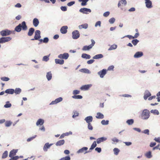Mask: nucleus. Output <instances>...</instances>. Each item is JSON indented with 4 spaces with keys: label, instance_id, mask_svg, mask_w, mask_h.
Returning <instances> with one entry per match:
<instances>
[{
    "label": "nucleus",
    "instance_id": "obj_10",
    "mask_svg": "<svg viewBox=\"0 0 160 160\" xmlns=\"http://www.w3.org/2000/svg\"><path fill=\"white\" fill-rule=\"evenodd\" d=\"M79 12L83 13L88 14V12H91V11L90 9L84 8L80 9Z\"/></svg>",
    "mask_w": 160,
    "mask_h": 160
},
{
    "label": "nucleus",
    "instance_id": "obj_37",
    "mask_svg": "<svg viewBox=\"0 0 160 160\" xmlns=\"http://www.w3.org/2000/svg\"><path fill=\"white\" fill-rule=\"evenodd\" d=\"M127 123L129 125H132L134 122V120L132 119L128 120L126 121Z\"/></svg>",
    "mask_w": 160,
    "mask_h": 160
},
{
    "label": "nucleus",
    "instance_id": "obj_28",
    "mask_svg": "<svg viewBox=\"0 0 160 160\" xmlns=\"http://www.w3.org/2000/svg\"><path fill=\"white\" fill-rule=\"evenodd\" d=\"M107 139V138L104 137H102L99 138L97 139V142L98 143H99L105 141Z\"/></svg>",
    "mask_w": 160,
    "mask_h": 160
},
{
    "label": "nucleus",
    "instance_id": "obj_23",
    "mask_svg": "<svg viewBox=\"0 0 160 160\" xmlns=\"http://www.w3.org/2000/svg\"><path fill=\"white\" fill-rule=\"evenodd\" d=\"M51 145L52 144H49L48 143H46L43 147V149L44 151H47L48 150V149L49 148Z\"/></svg>",
    "mask_w": 160,
    "mask_h": 160
},
{
    "label": "nucleus",
    "instance_id": "obj_1",
    "mask_svg": "<svg viewBox=\"0 0 160 160\" xmlns=\"http://www.w3.org/2000/svg\"><path fill=\"white\" fill-rule=\"evenodd\" d=\"M22 29L23 31H26L27 29V26L25 21H23L21 23H20L15 28V30L18 32H20Z\"/></svg>",
    "mask_w": 160,
    "mask_h": 160
},
{
    "label": "nucleus",
    "instance_id": "obj_30",
    "mask_svg": "<svg viewBox=\"0 0 160 160\" xmlns=\"http://www.w3.org/2000/svg\"><path fill=\"white\" fill-rule=\"evenodd\" d=\"M88 27V25L87 23H84L79 26L78 27L80 29L82 28L87 29Z\"/></svg>",
    "mask_w": 160,
    "mask_h": 160
},
{
    "label": "nucleus",
    "instance_id": "obj_5",
    "mask_svg": "<svg viewBox=\"0 0 160 160\" xmlns=\"http://www.w3.org/2000/svg\"><path fill=\"white\" fill-rule=\"evenodd\" d=\"M12 32L8 29L3 30L0 32L1 35L2 36H5L11 34Z\"/></svg>",
    "mask_w": 160,
    "mask_h": 160
},
{
    "label": "nucleus",
    "instance_id": "obj_47",
    "mask_svg": "<svg viewBox=\"0 0 160 160\" xmlns=\"http://www.w3.org/2000/svg\"><path fill=\"white\" fill-rule=\"evenodd\" d=\"M113 151L114 152V154L116 155H117L119 152V150L118 148H115L114 149Z\"/></svg>",
    "mask_w": 160,
    "mask_h": 160
},
{
    "label": "nucleus",
    "instance_id": "obj_35",
    "mask_svg": "<svg viewBox=\"0 0 160 160\" xmlns=\"http://www.w3.org/2000/svg\"><path fill=\"white\" fill-rule=\"evenodd\" d=\"M12 124V122L10 121H7L5 122V124L6 127L10 126Z\"/></svg>",
    "mask_w": 160,
    "mask_h": 160
},
{
    "label": "nucleus",
    "instance_id": "obj_21",
    "mask_svg": "<svg viewBox=\"0 0 160 160\" xmlns=\"http://www.w3.org/2000/svg\"><path fill=\"white\" fill-rule=\"evenodd\" d=\"M34 29L33 28H31L29 29L28 35L29 36H32L34 31Z\"/></svg>",
    "mask_w": 160,
    "mask_h": 160
},
{
    "label": "nucleus",
    "instance_id": "obj_27",
    "mask_svg": "<svg viewBox=\"0 0 160 160\" xmlns=\"http://www.w3.org/2000/svg\"><path fill=\"white\" fill-rule=\"evenodd\" d=\"M65 142L64 140H60L58 141L56 143V145L57 146H59L63 145Z\"/></svg>",
    "mask_w": 160,
    "mask_h": 160
},
{
    "label": "nucleus",
    "instance_id": "obj_56",
    "mask_svg": "<svg viewBox=\"0 0 160 160\" xmlns=\"http://www.w3.org/2000/svg\"><path fill=\"white\" fill-rule=\"evenodd\" d=\"M49 41V39L48 38H44L43 42L45 43H47Z\"/></svg>",
    "mask_w": 160,
    "mask_h": 160
},
{
    "label": "nucleus",
    "instance_id": "obj_54",
    "mask_svg": "<svg viewBox=\"0 0 160 160\" xmlns=\"http://www.w3.org/2000/svg\"><path fill=\"white\" fill-rule=\"evenodd\" d=\"M115 21V19L113 18H110L109 20V22L111 24L113 23Z\"/></svg>",
    "mask_w": 160,
    "mask_h": 160
},
{
    "label": "nucleus",
    "instance_id": "obj_13",
    "mask_svg": "<svg viewBox=\"0 0 160 160\" xmlns=\"http://www.w3.org/2000/svg\"><path fill=\"white\" fill-rule=\"evenodd\" d=\"M62 100V98L61 97H59L56 99L54 101H53L50 103V104H54L57 103Z\"/></svg>",
    "mask_w": 160,
    "mask_h": 160
},
{
    "label": "nucleus",
    "instance_id": "obj_11",
    "mask_svg": "<svg viewBox=\"0 0 160 160\" xmlns=\"http://www.w3.org/2000/svg\"><path fill=\"white\" fill-rule=\"evenodd\" d=\"M106 73V70L104 69L98 72V74L101 78H103Z\"/></svg>",
    "mask_w": 160,
    "mask_h": 160
},
{
    "label": "nucleus",
    "instance_id": "obj_55",
    "mask_svg": "<svg viewBox=\"0 0 160 160\" xmlns=\"http://www.w3.org/2000/svg\"><path fill=\"white\" fill-rule=\"evenodd\" d=\"M18 158V156H16L15 157H12L9 160H17Z\"/></svg>",
    "mask_w": 160,
    "mask_h": 160
},
{
    "label": "nucleus",
    "instance_id": "obj_32",
    "mask_svg": "<svg viewBox=\"0 0 160 160\" xmlns=\"http://www.w3.org/2000/svg\"><path fill=\"white\" fill-rule=\"evenodd\" d=\"M103 57V55L101 54L96 55L93 57L94 59H98L102 58Z\"/></svg>",
    "mask_w": 160,
    "mask_h": 160
},
{
    "label": "nucleus",
    "instance_id": "obj_50",
    "mask_svg": "<svg viewBox=\"0 0 160 160\" xmlns=\"http://www.w3.org/2000/svg\"><path fill=\"white\" fill-rule=\"evenodd\" d=\"M70 156H68L61 158V160H70Z\"/></svg>",
    "mask_w": 160,
    "mask_h": 160
},
{
    "label": "nucleus",
    "instance_id": "obj_29",
    "mask_svg": "<svg viewBox=\"0 0 160 160\" xmlns=\"http://www.w3.org/2000/svg\"><path fill=\"white\" fill-rule=\"evenodd\" d=\"M96 117L98 119H102L104 118V115L100 112H98L97 113Z\"/></svg>",
    "mask_w": 160,
    "mask_h": 160
},
{
    "label": "nucleus",
    "instance_id": "obj_8",
    "mask_svg": "<svg viewBox=\"0 0 160 160\" xmlns=\"http://www.w3.org/2000/svg\"><path fill=\"white\" fill-rule=\"evenodd\" d=\"M72 37L74 39H77L79 38L80 34L78 31L75 30L72 32Z\"/></svg>",
    "mask_w": 160,
    "mask_h": 160
},
{
    "label": "nucleus",
    "instance_id": "obj_59",
    "mask_svg": "<svg viewBox=\"0 0 160 160\" xmlns=\"http://www.w3.org/2000/svg\"><path fill=\"white\" fill-rule=\"evenodd\" d=\"M75 3V2L74 1H72L68 3L67 4V5L68 6H71L73 4H74Z\"/></svg>",
    "mask_w": 160,
    "mask_h": 160
},
{
    "label": "nucleus",
    "instance_id": "obj_26",
    "mask_svg": "<svg viewBox=\"0 0 160 160\" xmlns=\"http://www.w3.org/2000/svg\"><path fill=\"white\" fill-rule=\"evenodd\" d=\"M14 92V90L13 89H8L6 90L5 92L6 93L9 94H12Z\"/></svg>",
    "mask_w": 160,
    "mask_h": 160
},
{
    "label": "nucleus",
    "instance_id": "obj_34",
    "mask_svg": "<svg viewBox=\"0 0 160 160\" xmlns=\"http://www.w3.org/2000/svg\"><path fill=\"white\" fill-rule=\"evenodd\" d=\"M79 71L81 72L85 73H90L89 70L88 69L86 68L81 69H80Z\"/></svg>",
    "mask_w": 160,
    "mask_h": 160
},
{
    "label": "nucleus",
    "instance_id": "obj_46",
    "mask_svg": "<svg viewBox=\"0 0 160 160\" xmlns=\"http://www.w3.org/2000/svg\"><path fill=\"white\" fill-rule=\"evenodd\" d=\"M11 105V104L9 103V102H7L6 104L4 105V107L6 108H10Z\"/></svg>",
    "mask_w": 160,
    "mask_h": 160
},
{
    "label": "nucleus",
    "instance_id": "obj_7",
    "mask_svg": "<svg viewBox=\"0 0 160 160\" xmlns=\"http://www.w3.org/2000/svg\"><path fill=\"white\" fill-rule=\"evenodd\" d=\"M11 40L10 37H3L0 38V43H3L8 42Z\"/></svg>",
    "mask_w": 160,
    "mask_h": 160
},
{
    "label": "nucleus",
    "instance_id": "obj_33",
    "mask_svg": "<svg viewBox=\"0 0 160 160\" xmlns=\"http://www.w3.org/2000/svg\"><path fill=\"white\" fill-rule=\"evenodd\" d=\"M82 57L83 58L89 59L91 58V56L88 54L83 53L82 55Z\"/></svg>",
    "mask_w": 160,
    "mask_h": 160
},
{
    "label": "nucleus",
    "instance_id": "obj_18",
    "mask_svg": "<svg viewBox=\"0 0 160 160\" xmlns=\"http://www.w3.org/2000/svg\"><path fill=\"white\" fill-rule=\"evenodd\" d=\"M143 53L141 52H138L134 55V57L136 58H139L142 56Z\"/></svg>",
    "mask_w": 160,
    "mask_h": 160
},
{
    "label": "nucleus",
    "instance_id": "obj_39",
    "mask_svg": "<svg viewBox=\"0 0 160 160\" xmlns=\"http://www.w3.org/2000/svg\"><path fill=\"white\" fill-rule=\"evenodd\" d=\"M117 46L115 44H113L111 46L110 48L108 49V50H111L113 49H115L117 48Z\"/></svg>",
    "mask_w": 160,
    "mask_h": 160
},
{
    "label": "nucleus",
    "instance_id": "obj_52",
    "mask_svg": "<svg viewBox=\"0 0 160 160\" xmlns=\"http://www.w3.org/2000/svg\"><path fill=\"white\" fill-rule=\"evenodd\" d=\"M80 91L78 90H74L73 91V94L74 95H76L78 94H79L80 93Z\"/></svg>",
    "mask_w": 160,
    "mask_h": 160
},
{
    "label": "nucleus",
    "instance_id": "obj_12",
    "mask_svg": "<svg viewBox=\"0 0 160 160\" xmlns=\"http://www.w3.org/2000/svg\"><path fill=\"white\" fill-rule=\"evenodd\" d=\"M146 7L149 8L152 7V2L150 0H145Z\"/></svg>",
    "mask_w": 160,
    "mask_h": 160
},
{
    "label": "nucleus",
    "instance_id": "obj_15",
    "mask_svg": "<svg viewBox=\"0 0 160 160\" xmlns=\"http://www.w3.org/2000/svg\"><path fill=\"white\" fill-rule=\"evenodd\" d=\"M18 149H13L11 151L9 154V157L10 158H12L15 155L16 153L18 152Z\"/></svg>",
    "mask_w": 160,
    "mask_h": 160
},
{
    "label": "nucleus",
    "instance_id": "obj_40",
    "mask_svg": "<svg viewBox=\"0 0 160 160\" xmlns=\"http://www.w3.org/2000/svg\"><path fill=\"white\" fill-rule=\"evenodd\" d=\"M8 152L7 151H5L4 153H3L2 158H6L8 156Z\"/></svg>",
    "mask_w": 160,
    "mask_h": 160
},
{
    "label": "nucleus",
    "instance_id": "obj_31",
    "mask_svg": "<svg viewBox=\"0 0 160 160\" xmlns=\"http://www.w3.org/2000/svg\"><path fill=\"white\" fill-rule=\"evenodd\" d=\"M46 77L48 80H50L52 78V74L51 72H48L47 73Z\"/></svg>",
    "mask_w": 160,
    "mask_h": 160
},
{
    "label": "nucleus",
    "instance_id": "obj_49",
    "mask_svg": "<svg viewBox=\"0 0 160 160\" xmlns=\"http://www.w3.org/2000/svg\"><path fill=\"white\" fill-rule=\"evenodd\" d=\"M36 137H37V135H35L34 136H33V137H30V138H28L27 139V141L28 142H30V141L32 140L34 138H35Z\"/></svg>",
    "mask_w": 160,
    "mask_h": 160
},
{
    "label": "nucleus",
    "instance_id": "obj_4",
    "mask_svg": "<svg viewBox=\"0 0 160 160\" xmlns=\"http://www.w3.org/2000/svg\"><path fill=\"white\" fill-rule=\"evenodd\" d=\"M91 41L92 42V44L88 46H84L82 49V50L86 51L89 50L92 48V47L94 45L95 43V42L92 39L91 40Z\"/></svg>",
    "mask_w": 160,
    "mask_h": 160
},
{
    "label": "nucleus",
    "instance_id": "obj_62",
    "mask_svg": "<svg viewBox=\"0 0 160 160\" xmlns=\"http://www.w3.org/2000/svg\"><path fill=\"white\" fill-rule=\"evenodd\" d=\"M95 150L99 153L101 151V149L100 148L97 147L95 148Z\"/></svg>",
    "mask_w": 160,
    "mask_h": 160
},
{
    "label": "nucleus",
    "instance_id": "obj_24",
    "mask_svg": "<svg viewBox=\"0 0 160 160\" xmlns=\"http://www.w3.org/2000/svg\"><path fill=\"white\" fill-rule=\"evenodd\" d=\"M55 62L56 64L62 65L64 63V61L63 59H55Z\"/></svg>",
    "mask_w": 160,
    "mask_h": 160
},
{
    "label": "nucleus",
    "instance_id": "obj_6",
    "mask_svg": "<svg viewBox=\"0 0 160 160\" xmlns=\"http://www.w3.org/2000/svg\"><path fill=\"white\" fill-rule=\"evenodd\" d=\"M40 31L39 30H37L35 32V34L34 37V38H32L31 39L32 41L34 40H37L40 39L41 38L40 36Z\"/></svg>",
    "mask_w": 160,
    "mask_h": 160
},
{
    "label": "nucleus",
    "instance_id": "obj_25",
    "mask_svg": "<svg viewBox=\"0 0 160 160\" xmlns=\"http://www.w3.org/2000/svg\"><path fill=\"white\" fill-rule=\"evenodd\" d=\"M39 23V21L37 18H35L33 19V24L35 27H37Z\"/></svg>",
    "mask_w": 160,
    "mask_h": 160
},
{
    "label": "nucleus",
    "instance_id": "obj_44",
    "mask_svg": "<svg viewBox=\"0 0 160 160\" xmlns=\"http://www.w3.org/2000/svg\"><path fill=\"white\" fill-rule=\"evenodd\" d=\"M139 40L137 39H134L132 41V42L134 46H136L137 44L139 42Z\"/></svg>",
    "mask_w": 160,
    "mask_h": 160
},
{
    "label": "nucleus",
    "instance_id": "obj_22",
    "mask_svg": "<svg viewBox=\"0 0 160 160\" xmlns=\"http://www.w3.org/2000/svg\"><path fill=\"white\" fill-rule=\"evenodd\" d=\"M88 149V148L87 147H83L81 149H79L78 151V153H83L84 152L85 153H86L88 152L86 151Z\"/></svg>",
    "mask_w": 160,
    "mask_h": 160
},
{
    "label": "nucleus",
    "instance_id": "obj_17",
    "mask_svg": "<svg viewBox=\"0 0 160 160\" xmlns=\"http://www.w3.org/2000/svg\"><path fill=\"white\" fill-rule=\"evenodd\" d=\"M91 86V85L90 84L83 85L80 88V89L82 90H87Z\"/></svg>",
    "mask_w": 160,
    "mask_h": 160
},
{
    "label": "nucleus",
    "instance_id": "obj_53",
    "mask_svg": "<svg viewBox=\"0 0 160 160\" xmlns=\"http://www.w3.org/2000/svg\"><path fill=\"white\" fill-rule=\"evenodd\" d=\"M88 129L90 130H92L93 129V127L90 123H88Z\"/></svg>",
    "mask_w": 160,
    "mask_h": 160
},
{
    "label": "nucleus",
    "instance_id": "obj_58",
    "mask_svg": "<svg viewBox=\"0 0 160 160\" xmlns=\"http://www.w3.org/2000/svg\"><path fill=\"white\" fill-rule=\"evenodd\" d=\"M61 10L63 11H66L67 10V8L66 7L62 6L61 7Z\"/></svg>",
    "mask_w": 160,
    "mask_h": 160
},
{
    "label": "nucleus",
    "instance_id": "obj_48",
    "mask_svg": "<svg viewBox=\"0 0 160 160\" xmlns=\"http://www.w3.org/2000/svg\"><path fill=\"white\" fill-rule=\"evenodd\" d=\"M1 79L2 81H7L9 80V78H8L5 77H1Z\"/></svg>",
    "mask_w": 160,
    "mask_h": 160
},
{
    "label": "nucleus",
    "instance_id": "obj_36",
    "mask_svg": "<svg viewBox=\"0 0 160 160\" xmlns=\"http://www.w3.org/2000/svg\"><path fill=\"white\" fill-rule=\"evenodd\" d=\"M72 98L76 99H80L82 98V97L80 95H74L72 97Z\"/></svg>",
    "mask_w": 160,
    "mask_h": 160
},
{
    "label": "nucleus",
    "instance_id": "obj_19",
    "mask_svg": "<svg viewBox=\"0 0 160 160\" xmlns=\"http://www.w3.org/2000/svg\"><path fill=\"white\" fill-rule=\"evenodd\" d=\"M84 120L87 123H90L92 121V117L91 116L87 117L85 118Z\"/></svg>",
    "mask_w": 160,
    "mask_h": 160
},
{
    "label": "nucleus",
    "instance_id": "obj_16",
    "mask_svg": "<svg viewBox=\"0 0 160 160\" xmlns=\"http://www.w3.org/2000/svg\"><path fill=\"white\" fill-rule=\"evenodd\" d=\"M151 96V94L150 92L149 91L147 90L145 92L144 98L145 100H146L149 97Z\"/></svg>",
    "mask_w": 160,
    "mask_h": 160
},
{
    "label": "nucleus",
    "instance_id": "obj_9",
    "mask_svg": "<svg viewBox=\"0 0 160 160\" xmlns=\"http://www.w3.org/2000/svg\"><path fill=\"white\" fill-rule=\"evenodd\" d=\"M58 58L60 59H67L69 57V54L68 53H64L63 54H60L58 56Z\"/></svg>",
    "mask_w": 160,
    "mask_h": 160
},
{
    "label": "nucleus",
    "instance_id": "obj_64",
    "mask_svg": "<svg viewBox=\"0 0 160 160\" xmlns=\"http://www.w3.org/2000/svg\"><path fill=\"white\" fill-rule=\"evenodd\" d=\"M114 68V67L113 66V65L111 66H109L108 68V70H109V71L113 70Z\"/></svg>",
    "mask_w": 160,
    "mask_h": 160
},
{
    "label": "nucleus",
    "instance_id": "obj_20",
    "mask_svg": "<svg viewBox=\"0 0 160 160\" xmlns=\"http://www.w3.org/2000/svg\"><path fill=\"white\" fill-rule=\"evenodd\" d=\"M44 123V120L43 119H39L38 120L37 122H36V125L37 126L42 125Z\"/></svg>",
    "mask_w": 160,
    "mask_h": 160
},
{
    "label": "nucleus",
    "instance_id": "obj_57",
    "mask_svg": "<svg viewBox=\"0 0 160 160\" xmlns=\"http://www.w3.org/2000/svg\"><path fill=\"white\" fill-rule=\"evenodd\" d=\"M149 130L148 129H147L144 130L143 132H142L145 133L147 134V135H149Z\"/></svg>",
    "mask_w": 160,
    "mask_h": 160
},
{
    "label": "nucleus",
    "instance_id": "obj_60",
    "mask_svg": "<svg viewBox=\"0 0 160 160\" xmlns=\"http://www.w3.org/2000/svg\"><path fill=\"white\" fill-rule=\"evenodd\" d=\"M109 14L110 12H106L104 13L103 16L105 17H107L109 16Z\"/></svg>",
    "mask_w": 160,
    "mask_h": 160
},
{
    "label": "nucleus",
    "instance_id": "obj_51",
    "mask_svg": "<svg viewBox=\"0 0 160 160\" xmlns=\"http://www.w3.org/2000/svg\"><path fill=\"white\" fill-rule=\"evenodd\" d=\"M49 59V57L46 56H44L43 57L42 60H43V61L47 62L48 61Z\"/></svg>",
    "mask_w": 160,
    "mask_h": 160
},
{
    "label": "nucleus",
    "instance_id": "obj_42",
    "mask_svg": "<svg viewBox=\"0 0 160 160\" xmlns=\"http://www.w3.org/2000/svg\"><path fill=\"white\" fill-rule=\"evenodd\" d=\"M97 146V144L96 143V142L95 141H94L92 144L90 148V150H92L95 147Z\"/></svg>",
    "mask_w": 160,
    "mask_h": 160
},
{
    "label": "nucleus",
    "instance_id": "obj_3",
    "mask_svg": "<svg viewBox=\"0 0 160 160\" xmlns=\"http://www.w3.org/2000/svg\"><path fill=\"white\" fill-rule=\"evenodd\" d=\"M127 2L126 0H121L119 1L118 6L121 9L123 10L124 7L126 5Z\"/></svg>",
    "mask_w": 160,
    "mask_h": 160
},
{
    "label": "nucleus",
    "instance_id": "obj_45",
    "mask_svg": "<svg viewBox=\"0 0 160 160\" xmlns=\"http://www.w3.org/2000/svg\"><path fill=\"white\" fill-rule=\"evenodd\" d=\"M108 120L105 121L104 120H103L101 121V123L102 125H106L108 124Z\"/></svg>",
    "mask_w": 160,
    "mask_h": 160
},
{
    "label": "nucleus",
    "instance_id": "obj_38",
    "mask_svg": "<svg viewBox=\"0 0 160 160\" xmlns=\"http://www.w3.org/2000/svg\"><path fill=\"white\" fill-rule=\"evenodd\" d=\"M21 92V89L20 88H16L14 90V92L16 94H19Z\"/></svg>",
    "mask_w": 160,
    "mask_h": 160
},
{
    "label": "nucleus",
    "instance_id": "obj_43",
    "mask_svg": "<svg viewBox=\"0 0 160 160\" xmlns=\"http://www.w3.org/2000/svg\"><path fill=\"white\" fill-rule=\"evenodd\" d=\"M151 112L152 113H153L154 114H156V115H158L159 114L158 111V110H156V109L152 110L151 111Z\"/></svg>",
    "mask_w": 160,
    "mask_h": 160
},
{
    "label": "nucleus",
    "instance_id": "obj_63",
    "mask_svg": "<svg viewBox=\"0 0 160 160\" xmlns=\"http://www.w3.org/2000/svg\"><path fill=\"white\" fill-rule=\"evenodd\" d=\"M154 140L157 142L160 143V137L155 138H154Z\"/></svg>",
    "mask_w": 160,
    "mask_h": 160
},
{
    "label": "nucleus",
    "instance_id": "obj_61",
    "mask_svg": "<svg viewBox=\"0 0 160 160\" xmlns=\"http://www.w3.org/2000/svg\"><path fill=\"white\" fill-rule=\"evenodd\" d=\"M94 61V60L93 59H91L88 61L87 62L88 64H90L93 63Z\"/></svg>",
    "mask_w": 160,
    "mask_h": 160
},
{
    "label": "nucleus",
    "instance_id": "obj_41",
    "mask_svg": "<svg viewBox=\"0 0 160 160\" xmlns=\"http://www.w3.org/2000/svg\"><path fill=\"white\" fill-rule=\"evenodd\" d=\"M145 156L148 158H150L152 157L151 152L150 151L147 152L145 154Z\"/></svg>",
    "mask_w": 160,
    "mask_h": 160
},
{
    "label": "nucleus",
    "instance_id": "obj_14",
    "mask_svg": "<svg viewBox=\"0 0 160 160\" xmlns=\"http://www.w3.org/2000/svg\"><path fill=\"white\" fill-rule=\"evenodd\" d=\"M68 27L66 26H63L61 28L60 32L62 33L65 34L67 32Z\"/></svg>",
    "mask_w": 160,
    "mask_h": 160
},
{
    "label": "nucleus",
    "instance_id": "obj_2",
    "mask_svg": "<svg viewBox=\"0 0 160 160\" xmlns=\"http://www.w3.org/2000/svg\"><path fill=\"white\" fill-rule=\"evenodd\" d=\"M150 112L147 109L144 110L142 112V118L143 119H148L150 116Z\"/></svg>",
    "mask_w": 160,
    "mask_h": 160
}]
</instances>
